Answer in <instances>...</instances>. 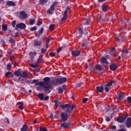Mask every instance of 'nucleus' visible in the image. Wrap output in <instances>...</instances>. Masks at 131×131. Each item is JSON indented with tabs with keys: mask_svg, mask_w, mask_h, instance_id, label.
Returning <instances> with one entry per match:
<instances>
[{
	"mask_svg": "<svg viewBox=\"0 0 131 131\" xmlns=\"http://www.w3.org/2000/svg\"><path fill=\"white\" fill-rule=\"evenodd\" d=\"M127 102L128 104H130L131 103V97L129 96L127 98Z\"/></svg>",
	"mask_w": 131,
	"mask_h": 131,
	"instance_id": "nucleus-41",
	"label": "nucleus"
},
{
	"mask_svg": "<svg viewBox=\"0 0 131 131\" xmlns=\"http://www.w3.org/2000/svg\"><path fill=\"white\" fill-rule=\"evenodd\" d=\"M72 55L74 57H78V56H79V55H80V52H79V51H78V50H75V51L72 52Z\"/></svg>",
	"mask_w": 131,
	"mask_h": 131,
	"instance_id": "nucleus-16",
	"label": "nucleus"
},
{
	"mask_svg": "<svg viewBox=\"0 0 131 131\" xmlns=\"http://www.w3.org/2000/svg\"><path fill=\"white\" fill-rule=\"evenodd\" d=\"M51 80V78L49 77H46L43 78V81H40L38 82V79H34L31 82V84H33L35 83V85H39V86H42V88H44V91L46 94H50L51 93V91L50 89L52 88V86L50 85V80Z\"/></svg>",
	"mask_w": 131,
	"mask_h": 131,
	"instance_id": "nucleus-1",
	"label": "nucleus"
},
{
	"mask_svg": "<svg viewBox=\"0 0 131 131\" xmlns=\"http://www.w3.org/2000/svg\"><path fill=\"white\" fill-rule=\"evenodd\" d=\"M96 69L97 70H99V71H102V67H101V66H100V65H97L96 67Z\"/></svg>",
	"mask_w": 131,
	"mask_h": 131,
	"instance_id": "nucleus-38",
	"label": "nucleus"
},
{
	"mask_svg": "<svg viewBox=\"0 0 131 131\" xmlns=\"http://www.w3.org/2000/svg\"><path fill=\"white\" fill-rule=\"evenodd\" d=\"M49 30H51V31H53V30H55V25L54 24H51L49 26Z\"/></svg>",
	"mask_w": 131,
	"mask_h": 131,
	"instance_id": "nucleus-29",
	"label": "nucleus"
},
{
	"mask_svg": "<svg viewBox=\"0 0 131 131\" xmlns=\"http://www.w3.org/2000/svg\"><path fill=\"white\" fill-rule=\"evenodd\" d=\"M37 53L36 52H30L29 53V58H30V59L31 60V62H33V60H34V57H35V56H36Z\"/></svg>",
	"mask_w": 131,
	"mask_h": 131,
	"instance_id": "nucleus-9",
	"label": "nucleus"
},
{
	"mask_svg": "<svg viewBox=\"0 0 131 131\" xmlns=\"http://www.w3.org/2000/svg\"><path fill=\"white\" fill-rule=\"evenodd\" d=\"M42 44V41L41 40H37L35 41L34 45L35 47H40Z\"/></svg>",
	"mask_w": 131,
	"mask_h": 131,
	"instance_id": "nucleus-19",
	"label": "nucleus"
},
{
	"mask_svg": "<svg viewBox=\"0 0 131 131\" xmlns=\"http://www.w3.org/2000/svg\"><path fill=\"white\" fill-rule=\"evenodd\" d=\"M88 100H89V99H88L86 98H83V104H84L85 103H86V102H88Z\"/></svg>",
	"mask_w": 131,
	"mask_h": 131,
	"instance_id": "nucleus-56",
	"label": "nucleus"
},
{
	"mask_svg": "<svg viewBox=\"0 0 131 131\" xmlns=\"http://www.w3.org/2000/svg\"><path fill=\"white\" fill-rule=\"evenodd\" d=\"M18 108L19 109V110H23V109H24V107L23 106V105H20L18 106Z\"/></svg>",
	"mask_w": 131,
	"mask_h": 131,
	"instance_id": "nucleus-54",
	"label": "nucleus"
},
{
	"mask_svg": "<svg viewBox=\"0 0 131 131\" xmlns=\"http://www.w3.org/2000/svg\"><path fill=\"white\" fill-rule=\"evenodd\" d=\"M22 83H28L29 84V80H25L24 81L22 82Z\"/></svg>",
	"mask_w": 131,
	"mask_h": 131,
	"instance_id": "nucleus-59",
	"label": "nucleus"
},
{
	"mask_svg": "<svg viewBox=\"0 0 131 131\" xmlns=\"http://www.w3.org/2000/svg\"><path fill=\"white\" fill-rule=\"evenodd\" d=\"M124 93H120L118 97L117 98V102H121V100L124 99Z\"/></svg>",
	"mask_w": 131,
	"mask_h": 131,
	"instance_id": "nucleus-14",
	"label": "nucleus"
},
{
	"mask_svg": "<svg viewBox=\"0 0 131 131\" xmlns=\"http://www.w3.org/2000/svg\"><path fill=\"white\" fill-rule=\"evenodd\" d=\"M115 82V80H111L109 82H107L106 84H104V90L106 93H109V91L111 90V85Z\"/></svg>",
	"mask_w": 131,
	"mask_h": 131,
	"instance_id": "nucleus-4",
	"label": "nucleus"
},
{
	"mask_svg": "<svg viewBox=\"0 0 131 131\" xmlns=\"http://www.w3.org/2000/svg\"><path fill=\"white\" fill-rule=\"evenodd\" d=\"M9 41L10 43H15L16 42L15 40L12 38H10Z\"/></svg>",
	"mask_w": 131,
	"mask_h": 131,
	"instance_id": "nucleus-43",
	"label": "nucleus"
},
{
	"mask_svg": "<svg viewBox=\"0 0 131 131\" xmlns=\"http://www.w3.org/2000/svg\"><path fill=\"white\" fill-rule=\"evenodd\" d=\"M49 56L50 57H55V56H56V54L55 53H54L53 52H50L49 53Z\"/></svg>",
	"mask_w": 131,
	"mask_h": 131,
	"instance_id": "nucleus-51",
	"label": "nucleus"
},
{
	"mask_svg": "<svg viewBox=\"0 0 131 131\" xmlns=\"http://www.w3.org/2000/svg\"><path fill=\"white\" fill-rule=\"evenodd\" d=\"M68 106H69V104H64V105H60L59 106V108H61V109H66V108H67V107H68Z\"/></svg>",
	"mask_w": 131,
	"mask_h": 131,
	"instance_id": "nucleus-26",
	"label": "nucleus"
},
{
	"mask_svg": "<svg viewBox=\"0 0 131 131\" xmlns=\"http://www.w3.org/2000/svg\"><path fill=\"white\" fill-rule=\"evenodd\" d=\"M18 28L19 29H25L26 28V25L23 23L17 24L15 27L16 30H18Z\"/></svg>",
	"mask_w": 131,
	"mask_h": 131,
	"instance_id": "nucleus-6",
	"label": "nucleus"
},
{
	"mask_svg": "<svg viewBox=\"0 0 131 131\" xmlns=\"http://www.w3.org/2000/svg\"><path fill=\"white\" fill-rule=\"evenodd\" d=\"M81 47H82V49H83L84 50H85V49H86V45H85V43H82L81 44Z\"/></svg>",
	"mask_w": 131,
	"mask_h": 131,
	"instance_id": "nucleus-47",
	"label": "nucleus"
},
{
	"mask_svg": "<svg viewBox=\"0 0 131 131\" xmlns=\"http://www.w3.org/2000/svg\"><path fill=\"white\" fill-rule=\"evenodd\" d=\"M14 58H15V56L14 55L10 56V61H11V62H13V60H14Z\"/></svg>",
	"mask_w": 131,
	"mask_h": 131,
	"instance_id": "nucleus-52",
	"label": "nucleus"
},
{
	"mask_svg": "<svg viewBox=\"0 0 131 131\" xmlns=\"http://www.w3.org/2000/svg\"><path fill=\"white\" fill-rule=\"evenodd\" d=\"M66 81H67V78L66 77L56 78L52 81V84H53L54 86H58L59 84L65 83Z\"/></svg>",
	"mask_w": 131,
	"mask_h": 131,
	"instance_id": "nucleus-2",
	"label": "nucleus"
},
{
	"mask_svg": "<svg viewBox=\"0 0 131 131\" xmlns=\"http://www.w3.org/2000/svg\"><path fill=\"white\" fill-rule=\"evenodd\" d=\"M40 71V69L39 68H36L34 70V72H35L36 73H38Z\"/></svg>",
	"mask_w": 131,
	"mask_h": 131,
	"instance_id": "nucleus-45",
	"label": "nucleus"
},
{
	"mask_svg": "<svg viewBox=\"0 0 131 131\" xmlns=\"http://www.w3.org/2000/svg\"><path fill=\"white\" fill-rule=\"evenodd\" d=\"M105 120H106V121H107V122H109V121H110V120H111L110 117H107L105 118Z\"/></svg>",
	"mask_w": 131,
	"mask_h": 131,
	"instance_id": "nucleus-62",
	"label": "nucleus"
},
{
	"mask_svg": "<svg viewBox=\"0 0 131 131\" xmlns=\"http://www.w3.org/2000/svg\"><path fill=\"white\" fill-rule=\"evenodd\" d=\"M116 50H115V48H112L111 50V55L112 56H113L114 55V53L115 52Z\"/></svg>",
	"mask_w": 131,
	"mask_h": 131,
	"instance_id": "nucleus-34",
	"label": "nucleus"
},
{
	"mask_svg": "<svg viewBox=\"0 0 131 131\" xmlns=\"http://www.w3.org/2000/svg\"><path fill=\"white\" fill-rule=\"evenodd\" d=\"M35 23V19H30V25H33Z\"/></svg>",
	"mask_w": 131,
	"mask_h": 131,
	"instance_id": "nucleus-35",
	"label": "nucleus"
},
{
	"mask_svg": "<svg viewBox=\"0 0 131 131\" xmlns=\"http://www.w3.org/2000/svg\"><path fill=\"white\" fill-rule=\"evenodd\" d=\"M81 84H82V82H80V83L77 84L76 85V88H79V86H80V85H81Z\"/></svg>",
	"mask_w": 131,
	"mask_h": 131,
	"instance_id": "nucleus-60",
	"label": "nucleus"
},
{
	"mask_svg": "<svg viewBox=\"0 0 131 131\" xmlns=\"http://www.w3.org/2000/svg\"><path fill=\"white\" fill-rule=\"evenodd\" d=\"M111 129L115 130V129H116V126L112 125V126H111Z\"/></svg>",
	"mask_w": 131,
	"mask_h": 131,
	"instance_id": "nucleus-57",
	"label": "nucleus"
},
{
	"mask_svg": "<svg viewBox=\"0 0 131 131\" xmlns=\"http://www.w3.org/2000/svg\"><path fill=\"white\" fill-rule=\"evenodd\" d=\"M67 86V85H66V84H64L62 85V86L61 88L59 87L58 89V94H63V93H64V91L66 89Z\"/></svg>",
	"mask_w": 131,
	"mask_h": 131,
	"instance_id": "nucleus-13",
	"label": "nucleus"
},
{
	"mask_svg": "<svg viewBox=\"0 0 131 131\" xmlns=\"http://www.w3.org/2000/svg\"><path fill=\"white\" fill-rule=\"evenodd\" d=\"M62 47H59L57 49V53H58V54H59V53H60L61 52V51H62Z\"/></svg>",
	"mask_w": 131,
	"mask_h": 131,
	"instance_id": "nucleus-53",
	"label": "nucleus"
},
{
	"mask_svg": "<svg viewBox=\"0 0 131 131\" xmlns=\"http://www.w3.org/2000/svg\"><path fill=\"white\" fill-rule=\"evenodd\" d=\"M46 52H47V49L45 48L41 49V53L42 54H45V53H46Z\"/></svg>",
	"mask_w": 131,
	"mask_h": 131,
	"instance_id": "nucleus-44",
	"label": "nucleus"
},
{
	"mask_svg": "<svg viewBox=\"0 0 131 131\" xmlns=\"http://www.w3.org/2000/svg\"><path fill=\"white\" fill-rule=\"evenodd\" d=\"M2 30L3 31H7L8 30V27L6 25H2Z\"/></svg>",
	"mask_w": 131,
	"mask_h": 131,
	"instance_id": "nucleus-30",
	"label": "nucleus"
},
{
	"mask_svg": "<svg viewBox=\"0 0 131 131\" xmlns=\"http://www.w3.org/2000/svg\"><path fill=\"white\" fill-rule=\"evenodd\" d=\"M19 17L21 20H23V19H26V18H28V15L26 12L23 11L20 12Z\"/></svg>",
	"mask_w": 131,
	"mask_h": 131,
	"instance_id": "nucleus-8",
	"label": "nucleus"
},
{
	"mask_svg": "<svg viewBox=\"0 0 131 131\" xmlns=\"http://www.w3.org/2000/svg\"><path fill=\"white\" fill-rule=\"evenodd\" d=\"M43 31H44L43 28H41L40 30H39L38 31V33H39L40 34H42V33H43Z\"/></svg>",
	"mask_w": 131,
	"mask_h": 131,
	"instance_id": "nucleus-40",
	"label": "nucleus"
},
{
	"mask_svg": "<svg viewBox=\"0 0 131 131\" xmlns=\"http://www.w3.org/2000/svg\"><path fill=\"white\" fill-rule=\"evenodd\" d=\"M71 125L70 124V123H67V122H64L62 123L60 125L61 127H63L64 128H69Z\"/></svg>",
	"mask_w": 131,
	"mask_h": 131,
	"instance_id": "nucleus-15",
	"label": "nucleus"
},
{
	"mask_svg": "<svg viewBox=\"0 0 131 131\" xmlns=\"http://www.w3.org/2000/svg\"><path fill=\"white\" fill-rule=\"evenodd\" d=\"M28 126L27 125H24L23 127L20 129L21 131H28Z\"/></svg>",
	"mask_w": 131,
	"mask_h": 131,
	"instance_id": "nucleus-22",
	"label": "nucleus"
},
{
	"mask_svg": "<svg viewBox=\"0 0 131 131\" xmlns=\"http://www.w3.org/2000/svg\"><path fill=\"white\" fill-rule=\"evenodd\" d=\"M49 0H39L41 5H46Z\"/></svg>",
	"mask_w": 131,
	"mask_h": 131,
	"instance_id": "nucleus-31",
	"label": "nucleus"
},
{
	"mask_svg": "<svg viewBox=\"0 0 131 131\" xmlns=\"http://www.w3.org/2000/svg\"><path fill=\"white\" fill-rule=\"evenodd\" d=\"M101 62L102 64H108V62H107V59L105 57H102L101 58Z\"/></svg>",
	"mask_w": 131,
	"mask_h": 131,
	"instance_id": "nucleus-23",
	"label": "nucleus"
},
{
	"mask_svg": "<svg viewBox=\"0 0 131 131\" xmlns=\"http://www.w3.org/2000/svg\"><path fill=\"white\" fill-rule=\"evenodd\" d=\"M96 89L99 93H103L104 92V86H98L96 87Z\"/></svg>",
	"mask_w": 131,
	"mask_h": 131,
	"instance_id": "nucleus-20",
	"label": "nucleus"
},
{
	"mask_svg": "<svg viewBox=\"0 0 131 131\" xmlns=\"http://www.w3.org/2000/svg\"><path fill=\"white\" fill-rule=\"evenodd\" d=\"M42 24V23L40 21H38L36 24V25H38V26H40Z\"/></svg>",
	"mask_w": 131,
	"mask_h": 131,
	"instance_id": "nucleus-64",
	"label": "nucleus"
},
{
	"mask_svg": "<svg viewBox=\"0 0 131 131\" xmlns=\"http://www.w3.org/2000/svg\"><path fill=\"white\" fill-rule=\"evenodd\" d=\"M71 9V8H70V7L69 6H68L66 9V10H67V12H69V11H70Z\"/></svg>",
	"mask_w": 131,
	"mask_h": 131,
	"instance_id": "nucleus-61",
	"label": "nucleus"
},
{
	"mask_svg": "<svg viewBox=\"0 0 131 131\" xmlns=\"http://www.w3.org/2000/svg\"><path fill=\"white\" fill-rule=\"evenodd\" d=\"M6 6H8V7H15L16 4L13 1H7L6 2Z\"/></svg>",
	"mask_w": 131,
	"mask_h": 131,
	"instance_id": "nucleus-17",
	"label": "nucleus"
},
{
	"mask_svg": "<svg viewBox=\"0 0 131 131\" xmlns=\"http://www.w3.org/2000/svg\"><path fill=\"white\" fill-rule=\"evenodd\" d=\"M16 22H17L16 20H13V21L12 22V23H11L12 26V27H13V28H15V25H16Z\"/></svg>",
	"mask_w": 131,
	"mask_h": 131,
	"instance_id": "nucleus-49",
	"label": "nucleus"
},
{
	"mask_svg": "<svg viewBox=\"0 0 131 131\" xmlns=\"http://www.w3.org/2000/svg\"><path fill=\"white\" fill-rule=\"evenodd\" d=\"M103 16H102L101 15H99L98 17V21L99 22H103Z\"/></svg>",
	"mask_w": 131,
	"mask_h": 131,
	"instance_id": "nucleus-36",
	"label": "nucleus"
},
{
	"mask_svg": "<svg viewBox=\"0 0 131 131\" xmlns=\"http://www.w3.org/2000/svg\"><path fill=\"white\" fill-rule=\"evenodd\" d=\"M39 131H48V129H47V128L46 127L42 128L40 127L39 129Z\"/></svg>",
	"mask_w": 131,
	"mask_h": 131,
	"instance_id": "nucleus-48",
	"label": "nucleus"
},
{
	"mask_svg": "<svg viewBox=\"0 0 131 131\" xmlns=\"http://www.w3.org/2000/svg\"><path fill=\"white\" fill-rule=\"evenodd\" d=\"M116 39L118 40V41H124L125 40V38H123V39H122V37H116Z\"/></svg>",
	"mask_w": 131,
	"mask_h": 131,
	"instance_id": "nucleus-28",
	"label": "nucleus"
},
{
	"mask_svg": "<svg viewBox=\"0 0 131 131\" xmlns=\"http://www.w3.org/2000/svg\"><path fill=\"white\" fill-rule=\"evenodd\" d=\"M127 118V116L126 115L120 116L117 118V121L119 123H123V122H124V120H125Z\"/></svg>",
	"mask_w": 131,
	"mask_h": 131,
	"instance_id": "nucleus-5",
	"label": "nucleus"
},
{
	"mask_svg": "<svg viewBox=\"0 0 131 131\" xmlns=\"http://www.w3.org/2000/svg\"><path fill=\"white\" fill-rule=\"evenodd\" d=\"M122 54H128V50H127V49H123L122 51Z\"/></svg>",
	"mask_w": 131,
	"mask_h": 131,
	"instance_id": "nucleus-37",
	"label": "nucleus"
},
{
	"mask_svg": "<svg viewBox=\"0 0 131 131\" xmlns=\"http://www.w3.org/2000/svg\"><path fill=\"white\" fill-rule=\"evenodd\" d=\"M60 116L61 117V119L60 120V121H62V122H66L67 120H68V118L71 116V115L68 114L67 113H61Z\"/></svg>",
	"mask_w": 131,
	"mask_h": 131,
	"instance_id": "nucleus-3",
	"label": "nucleus"
},
{
	"mask_svg": "<svg viewBox=\"0 0 131 131\" xmlns=\"http://www.w3.org/2000/svg\"><path fill=\"white\" fill-rule=\"evenodd\" d=\"M57 5H58V2H54L53 3V4L51 6L54 7V8H55V7L57 6Z\"/></svg>",
	"mask_w": 131,
	"mask_h": 131,
	"instance_id": "nucleus-50",
	"label": "nucleus"
},
{
	"mask_svg": "<svg viewBox=\"0 0 131 131\" xmlns=\"http://www.w3.org/2000/svg\"><path fill=\"white\" fill-rule=\"evenodd\" d=\"M10 74H12V72H8L5 74V76H9V75H10Z\"/></svg>",
	"mask_w": 131,
	"mask_h": 131,
	"instance_id": "nucleus-58",
	"label": "nucleus"
},
{
	"mask_svg": "<svg viewBox=\"0 0 131 131\" xmlns=\"http://www.w3.org/2000/svg\"><path fill=\"white\" fill-rule=\"evenodd\" d=\"M30 66L31 67H32V68H37V67H38V64L36 62V64H31L30 65Z\"/></svg>",
	"mask_w": 131,
	"mask_h": 131,
	"instance_id": "nucleus-33",
	"label": "nucleus"
},
{
	"mask_svg": "<svg viewBox=\"0 0 131 131\" xmlns=\"http://www.w3.org/2000/svg\"><path fill=\"white\" fill-rule=\"evenodd\" d=\"M20 76L21 77H23V78H26V77H28V74H27L26 72L24 71L20 74Z\"/></svg>",
	"mask_w": 131,
	"mask_h": 131,
	"instance_id": "nucleus-21",
	"label": "nucleus"
},
{
	"mask_svg": "<svg viewBox=\"0 0 131 131\" xmlns=\"http://www.w3.org/2000/svg\"><path fill=\"white\" fill-rule=\"evenodd\" d=\"M56 9V8L54 6H52V5L50 6V9H49L47 11V14H52V13L53 12V11H54V10Z\"/></svg>",
	"mask_w": 131,
	"mask_h": 131,
	"instance_id": "nucleus-18",
	"label": "nucleus"
},
{
	"mask_svg": "<svg viewBox=\"0 0 131 131\" xmlns=\"http://www.w3.org/2000/svg\"><path fill=\"white\" fill-rule=\"evenodd\" d=\"M121 56L123 59H128L129 58V57L127 56V54L126 53H122Z\"/></svg>",
	"mask_w": 131,
	"mask_h": 131,
	"instance_id": "nucleus-27",
	"label": "nucleus"
},
{
	"mask_svg": "<svg viewBox=\"0 0 131 131\" xmlns=\"http://www.w3.org/2000/svg\"><path fill=\"white\" fill-rule=\"evenodd\" d=\"M36 29H37V27H36V26L30 28V31H35V30H36Z\"/></svg>",
	"mask_w": 131,
	"mask_h": 131,
	"instance_id": "nucleus-39",
	"label": "nucleus"
},
{
	"mask_svg": "<svg viewBox=\"0 0 131 131\" xmlns=\"http://www.w3.org/2000/svg\"><path fill=\"white\" fill-rule=\"evenodd\" d=\"M49 98H50L49 96L45 97L43 99L44 101H48V100H49Z\"/></svg>",
	"mask_w": 131,
	"mask_h": 131,
	"instance_id": "nucleus-63",
	"label": "nucleus"
},
{
	"mask_svg": "<svg viewBox=\"0 0 131 131\" xmlns=\"http://www.w3.org/2000/svg\"><path fill=\"white\" fill-rule=\"evenodd\" d=\"M102 11L103 12H107V11H108V7L106 5L103 6Z\"/></svg>",
	"mask_w": 131,
	"mask_h": 131,
	"instance_id": "nucleus-32",
	"label": "nucleus"
},
{
	"mask_svg": "<svg viewBox=\"0 0 131 131\" xmlns=\"http://www.w3.org/2000/svg\"><path fill=\"white\" fill-rule=\"evenodd\" d=\"M41 58H38L36 61V63H37V64H40V63H41Z\"/></svg>",
	"mask_w": 131,
	"mask_h": 131,
	"instance_id": "nucleus-55",
	"label": "nucleus"
},
{
	"mask_svg": "<svg viewBox=\"0 0 131 131\" xmlns=\"http://www.w3.org/2000/svg\"><path fill=\"white\" fill-rule=\"evenodd\" d=\"M11 67H12V65L9 63L7 66V70H8V71L11 70Z\"/></svg>",
	"mask_w": 131,
	"mask_h": 131,
	"instance_id": "nucleus-42",
	"label": "nucleus"
},
{
	"mask_svg": "<svg viewBox=\"0 0 131 131\" xmlns=\"http://www.w3.org/2000/svg\"><path fill=\"white\" fill-rule=\"evenodd\" d=\"M125 125L127 128H130L131 127V117H128L126 120Z\"/></svg>",
	"mask_w": 131,
	"mask_h": 131,
	"instance_id": "nucleus-11",
	"label": "nucleus"
},
{
	"mask_svg": "<svg viewBox=\"0 0 131 131\" xmlns=\"http://www.w3.org/2000/svg\"><path fill=\"white\" fill-rule=\"evenodd\" d=\"M68 17H67V16L66 15H63L62 18H61V21H65V20H67Z\"/></svg>",
	"mask_w": 131,
	"mask_h": 131,
	"instance_id": "nucleus-46",
	"label": "nucleus"
},
{
	"mask_svg": "<svg viewBox=\"0 0 131 131\" xmlns=\"http://www.w3.org/2000/svg\"><path fill=\"white\" fill-rule=\"evenodd\" d=\"M79 37H82V35H86V32H84L82 27L79 28Z\"/></svg>",
	"mask_w": 131,
	"mask_h": 131,
	"instance_id": "nucleus-12",
	"label": "nucleus"
},
{
	"mask_svg": "<svg viewBox=\"0 0 131 131\" xmlns=\"http://www.w3.org/2000/svg\"><path fill=\"white\" fill-rule=\"evenodd\" d=\"M118 69V65L117 63H113L110 66V69L111 71H115Z\"/></svg>",
	"mask_w": 131,
	"mask_h": 131,
	"instance_id": "nucleus-10",
	"label": "nucleus"
},
{
	"mask_svg": "<svg viewBox=\"0 0 131 131\" xmlns=\"http://www.w3.org/2000/svg\"><path fill=\"white\" fill-rule=\"evenodd\" d=\"M14 74L15 75V76L19 77V76H21V72L19 71H16L14 72Z\"/></svg>",
	"mask_w": 131,
	"mask_h": 131,
	"instance_id": "nucleus-24",
	"label": "nucleus"
},
{
	"mask_svg": "<svg viewBox=\"0 0 131 131\" xmlns=\"http://www.w3.org/2000/svg\"><path fill=\"white\" fill-rule=\"evenodd\" d=\"M38 98H39V100L41 101H43V93H39L38 95Z\"/></svg>",
	"mask_w": 131,
	"mask_h": 131,
	"instance_id": "nucleus-25",
	"label": "nucleus"
},
{
	"mask_svg": "<svg viewBox=\"0 0 131 131\" xmlns=\"http://www.w3.org/2000/svg\"><path fill=\"white\" fill-rule=\"evenodd\" d=\"M73 109H75V106L72 104H69V106H67L66 112H67V113H71V112L73 111Z\"/></svg>",
	"mask_w": 131,
	"mask_h": 131,
	"instance_id": "nucleus-7",
	"label": "nucleus"
}]
</instances>
